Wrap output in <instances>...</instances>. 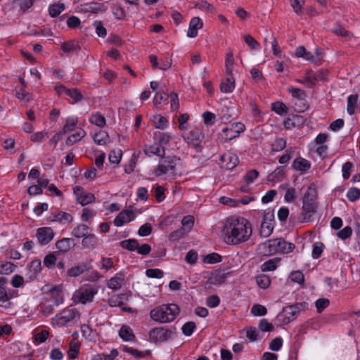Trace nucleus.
Returning a JSON list of instances; mask_svg holds the SVG:
<instances>
[{"instance_id":"69168bd1","label":"nucleus","mask_w":360,"mask_h":360,"mask_svg":"<svg viewBox=\"0 0 360 360\" xmlns=\"http://www.w3.org/2000/svg\"><path fill=\"white\" fill-rule=\"evenodd\" d=\"M323 249V244L322 243H316L313 245L312 257L314 259H318L322 254Z\"/></svg>"},{"instance_id":"f8f14e48","label":"nucleus","mask_w":360,"mask_h":360,"mask_svg":"<svg viewBox=\"0 0 360 360\" xmlns=\"http://www.w3.org/2000/svg\"><path fill=\"white\" fill-rule=\"evenodd\" d=\"M106 9L107 8L105 6L104 4L91 2L81 5L79 12L82 13H91L96 14L103 13Z\"/></svg>"},{"instance_id":"dca6fc26","label":"nucleus","mask_w":360,"mask_h":360,"mask_svg":"<svg viewBox=\"0 0 360 360\" xmlns=\"http://www.w3.org/2000/svg\"><path fill=\"white\" fill-rule=\"evenodd\" d=\"M202 21L200 18H193L189 23L187 36L191 38L195 37L198 35V30L202 27Z\"/></svg>"},{"instance_id":"393cba45","label":"nucleus","mask_w":360,"mask_h":360,"mask_svg":"<svg viewBox=\"0 0 360 360\" xmlns=\"http://www.w3.org/2000/svg\"><path fill=\"white\" fill-rule=\"evenodd\" d=\"M226 281V274L220 271L214 272L208 278L207 283L210 285H221Z\"/></svg>"},{"instance_id":"f03ea898","label":"nucleus","mask_w":360,"mask_h":360,"mask_svg":"<svg viewBox=\"0 0 360 360\" xmlns=\"http://www.w3.org/2000/svg\"><path fill=\"white\" fill-rule=\"evenodd\" d=\"M316 198V189L311 186L308 187L302 198V212L297 218L299 222L304 223L311 220V217L316 212L318 207Z\"/></svg>"},{"instance_id":"09e8293b","label":"nucleus","mask_w":360,"mask_h":360,"mask_svg":"<svg viewBox=\"0 0 360 360\" xmlns=\"http://www.w3.org/2000/svg\"><path fill=\"white\" fill-rule=\"evenodd\" d=\"M122 155V152L121 150H113L109 154V161L113 164H118L120 162Z\"/></svg>"},{"instance_id":"20e7f679","label":"nucleus","mask_w":360,"mask_h":360,"mask_svg":"<svg viewBox=\"0 0 360 360\" xmlns=\"http://www.w3.org/2000/svg\"><path fill=\"white\" fill-rule=\"evenodd\" d=\"M179 313V308L175 304H162L150 311V316L155 321L169 323L174 321Z\"/></svg>"},{"instance_id":"13d9d810","label":"nucleus","mask_w":360,"mask_h":360,"mask_svg":"<svg viewBox=\"0 0 360 360\" xmlns=\"http://www.w3.org/2000/svg\"><path fill=\"white\" fill-rule=\"evenodd\" d=\"M259 328L263 332H271L274 327L266 319H262L259 323Z\"/></svg>"},{"instance_id":"6e6d98bb","label":"nucleus","mask_w":360,"mask_h":360,"mask_svg":"<svg viewBox=\"0 0 360 360\" xmlns=\"http://www.w3.org/2000/svg\"><path fill=\"white\" fill-rule=\"evenodd\" d=\"M286 141L283 138L276 139L271 145L272 150L274 151H281L285 148Z\"/></svg>"},{"instance_id":"a18cd8bd","label":"nucleus","mask_w":360,"mask_h":360,"mask_svg":"<svg viewBox=\"0 0 360 360\" xmlns=\"http://www.w3.org/2000/svg\"><path fill=\"white\" fill-rule=\"evenodd\" d=\"M245 125L241 122H236L232 125L231 129L224 128L222 131L223 133L231 132L236 134H239L245 130Z\"/></svg>"},{"instance_id":"f257e3e1","label":"nucleus","mask_w":360,"mask_h":360,"mask_svg":"<svg viewBox=\"0 0 360 360\" xmlns=\"http://www.w3.org/2000/svg\"><path fill=\"white\" fill-rule=\"evenodd\" d=\"M222 233L226 243L238 245L250 238L252 233V225L243 217H231L224 226Z\"/></svg>"},{"instance_id":"bb28decb","label":"nucleus","mask_w":360,"mask_h":360,"mask_svg":"<svg viewBox=\"0 0 360 360\" xmlns=\"http://www.w3.org/2000/svg\"><path fill=\"white\" fill-rule=\"evenodd\" d=\"M73 221V217L65 212L60 211L53 215L51 221H57L60 223H70Z\"/></svg>"},{"instance_id":"2eb2a0df","label":"nucleus","mask_w":360,"mask_h":360,"mask_svg":"<svg viewBox=\"0 0 360 360\" xmlns=\"http://www.w3.org/2000/svg\"><path fill=\"white\" fill-rule=\"evenodd\" d=\"M77 313L78 312L75 309L63 310L60 315H56L58 323L62 326H65L66 323L73 320Z\"/></svg>"},{"instance_id":"39448f33","label":"nucleus","mask_w":360,"mask_h":360,"mask_svg":"<svg viewBox=\"0 0 360 360\" xmlns=\"http://www.w3.org/2000/svg\"><path fill=\"white\" fill-rule=\"evenodd\" d=\"M307 307L306 302L296 303L295 304L288 305L283 309V312L287 316H285L282 314L278 315V319L283 323L288 324L292 321L300 311L304 310Z\"/></svg>"},{"instance_id":"a878e982","label":"nucleus","mask_w":360,"mask_h":360,"mask_svg":"<svg viewBox=\"0 0 360 360\" xmlns=\"http://www.w3.org/2000/svg\"><path fill=\"white\" fill-rule=\"evenodd\" d=\"M119 335L124 341H132L135 339L132 329L126 325L121 327L119 331Z\"/></svg>"},{"instance_id":"f704fd0d","label":"nucleus","mask_w":360,"mask_h":360,"mask_svg":"<svg viewBox=\"0 0 360 360\" xmlns=\"http://www.w3.org/2000/svg\"><path fill=\"white\" fill-rule=\"evenodd\" d=\"M65 8L63 3L55 4L49 6V12L52 18H55L61 13L65 10Z\"/></svg>"},{"instance_id":"c85d7f7f","label":"nucleus","mask_w":360,"mask_h":360,"mask_svg":"<svg viewBox=\"0 0 360 360\" xmlns=\"http://www.w3.org/2000/svg\"><path fill=\"white\" fill-rule=\"evenodd\" d=\"M188 234L187 229H183L182 227L172 231L169 235V240L172 242H177L180 239L185 238Z\"/></svg>"},{"instance_id":"9b49d317","label":"nucleus","mask_w":360,"mask_h":360,"mask_svg":"<svg viewBox=\"0 0 360 360\" xmlns=\"http://www.w3.org/2000/svg\"><path fill=\"white\" fill-rule=\"evenodd\" d=\"M36 236L39 243L44 245L53 240L54 232L51 227H41L37 229Z\"/></svg>"},{"instance_id":"423d86ee","label":"nucleus","mask_w":360,"mask_h":360,"mask_svg":"<svg viewBox=\"0 0 360 360\" xmlns=\"http://www.w3.org/2000/svg\"><path fill=\"white\" fill-rule=\"evenodd\" d=\"M97 293V288L93 286H84L75 292L73 299L76 302L86 304V303L93 302L94 297Z\"/></svg>"},{"instance_id":"774afa93","label":"nucleus","mask_w":360,"mask_h":360,"mask_svg":"<svg viewBox=\"0 0 360 360\" xmlns=\"http://www.w3.org/2000/svg\"><path fill=\"white\" fill-rule=\"evenodd\" d=\"M244 40L252 49H257L259 46V44L250 34L245 35Z\"/></svg>"},{"instance_id":"e2e57ef3","label":"nucleus","mask_w":360,"mask_h":360,"mask_svg":"<svg viewBox=\"0 0 360 360\" xmlns=\"http://www.w3.org/2000/svg\"><path fill=\"white\" fill-rule=\"evenodd\" d=\"M146 274L149 278H161L163 276V272L159 269H149L146 271Z\"/></svg>"},{"instance_id":"8fccbe9b","label":"nucleus","mask_w":360,"mask_h":360,"mask_svg":"<svg viewBox=\"0 0 360 360\" xmlns=\"http://www.w3.org/2000/svg\"><path fill=\"white\" fill-rule=\"evenodd\" d=\"M65 94L74 99L76 102L82 99V94L77 89H65Z\"/></svg>"},{"instance_id":"79ce46f5","label":"nucleus","mask_w":360,"mask_h":360,"mask_svg":"<svg viewBox=\"0 0 360 360\" xmlns=\"http://www.w3.org/2000/svg\"><path fill=\"white\" fill-rule=\"evenodd\" d=\"M77 118L76 117H68L66 120L65 124L64 125L61 133L66 134L72 131L77 124Z\"/></svg>"},{"instance_id":"6e6552de","label":"nucleus","mask_w":360,"mask_h":360,"mask_svg":"<svg viewBox=\"0 0 360 360\" xmlns=\"http://www.w3.org/2000/svg\"><path fill=\"white\" fill-rule=\"evenodd\" d=\"M274 226V214L273 211L265 212L260 227V236L264 238L269 237L273 232Z\"/></svg>"},{"instance_id":"4468645a","label":"nucleus","mask_w":360,"mask_h":360,"mask_svg":"<svg viewBox=\"0 0 360 360\" xmlns=\"http://www.w3.org/2000/svg\"><path fill=\"white\" fill-rule=\"evenodd\" d=\"M135 218L134 212L131 210H124L114 219V224L116 226H121L125 223L130 222Z\"/></svg>"},{"instance_id":"052dcab7","label":"nucleus","mask_w":360,"mask_h":360,"mask_svg":"<svg viewBox=\"0 0 360 360\" xmlns=\"http://www.w3.org/2000/svg\"><path fill=\"white\" fill-rule=\"evenodd\" d=\"M221 261V256L217 253H211L207 255L205 259L204 262L207 264H215Z\"/></svg>"},{"instance_id":"0eeeda50","label":"nucleus","mask_w":360,"mask_h":360,"mask_svg":"<svg viewBox=\"0 0 360 360\" xmlns=\"http://www.w3.org/2000/svg\"><path fill=\"white\" fill-rule=\"evenodd\" d=\"M177 159L174 156L163 157L159 162L155 174L157 176L165 174H174Z\"/></svg>"},{"instance_id":"5fc2aeb1","label":"nucleus","mask_w":360,"mask_h":360,"mask_svg":"<svg viewBox=\"0 0 360 360\" xmlns=\"http://www.w3.org/2000/svg\"><path fill=\"white\" fill-rule=\"evenodd\" d=\"M257 283L262 288H266L271 283L270 278L266 275H260L257 277Z\"/></svg>"},{"instance_id":"7ed1b4c3","label":"nucleus","mask_w":360,"mask_h":360,"mask_svg":"<svg viewBox=\"0 0 360 360\" xmlns=\"http://www.w3.org/2000/svg\"><path fill=\"white\" fill-rule=\"evenodd\" d=\"M295 248L293 243L287 242L281 238L267 240L259 246L261 253L265 255H271L278 252L288 254L291 252Z\"/></svg>"},{"instance_id":"a211bd4d","label":"nucleus","mask_w":360,"mask_h":360,"mask_svg":"<svg viewBox=\"0 0 360 360\" xmlns=\"http://www.w3.org/2000/svg\"><path fill=\"white\" fill-rule=\"evenodd\" d=\"M144 153L148 156L155 155L162 158L165 154V148L155 143L151 146H146L144 149Z\"/></svg>"},{"instance_id":"c756f323","label":"nucleus","mask_w":360,"mask_h":360,"mask_svg":"<svg viewBox=\"0 0 360 360\" xmlns=\"http://www.w3.org/2000/svg\"><path fill=\"white\" fill-rule=\"evenodd\" d=\"M86 270V265L81 264L71 267L67 271V275L70 277H77L82 274Z\"/></svg>"},{"instance_id":"aec40b11","label":"nucleus","mask_w":360,"mask_h":360,"mask_svg":"<svg viewBox=\"0 0 360 360\" xmlns=\"http://www.w3.org/2000/svg\"><path fill=\"white\" fill-rule=\"evenodd\" d=\"M235 89V79L233 74L221 82L220 85V89L223 93L229 94L231 93Z\"/></svg>"},{"instance_id":"e433bc0d","label":"nucleus","mask_w":360,"mask_h":360,"mask_svg":"<svg viewBox=\"0 0 360 360\" xmlns=\"http://www.w3.org/2000/svg\"><path fill=\"white\" fill-rule=\"evenodd\" d=\"M120 246L129 251L136 250L139 246V242L136 239H128L120 242Z\"/></svg>"},{"instance_id":"680f3d73","label":"nucleus","mask_w":360,"mask_h":360,"mask_svg":"<svg viewBox=\"0 0 360 360\" xmlns=\"http://www.w3.org/2000/svg\"><path fill=\"white\" fill-rule=\"evenodd\" d=\"M57 259L53 253L48 254L44 259V264L48 268H52L55 266Z\"/></svg>"},{"instance_id":"f3484780","label":"nucleus","mask_w":360,"mask_h":360,"mask_svg":"<svg viewBox=\"0 0 360 360\" xmlns=\"http://www.w3.org/2000/svg\"><path fill=\"white\" fill-rule=\"evenodd\" d=\"M75 245L74 240L70 238H63L56 243V248L63 253L69 252Z\"/></svg>"},{"instance_id":"4c0bfd02","label":"nucleus","mask_w":360,"mask_h":360,"mask_svg":"<svg viewBox=\"0 0 360 360\" xmlns=\"http://www.w3.org/2000/svg\"><path fill=\"white\" fill-rule=\"evenodd\" d=\"M79 352V344L75 341H71L70 342V348L68 351V355L70 359H74L77 357Z\"/></svg>"},{"instance_id":"ea45409f","label":"nucleus","mask_w":360,"mask_h":360,"mask_svg":"<svg viewBox=\"0 0 360 360\" xmlns=\"http://www.w3.org/2000/svg\"><path fill=\"white\" fill-rule=\"evenodd\" d=\"M124 295L119 294L111 296L108 301L110 307H118L124 304Z\"/></svg>"},{"instance_id":"a19ab883","label":"nucleus","mask_w":360,"mask_h":360,"mask_svg":"<svg viewBox=\"0 0 360 360\" xmlns=\"http://www.w3.org/2000/svg\"><path fill=\"white\" fill-rule=\"evenodd\" d=\"M154 138L158 141V143L160 144V146L168 143L171 139L169 134L160 131L154 134Z\"/></svg>"},{"instance_id":"4be33fe9","label":"nucleus","mask_w":360,"mask_h":360,"mask_svg":"<svg viewBox=\"0 0 360 360\" xmlns=\"http://www.w3.org/2000/svg\"><path fill=\"white\" fill-rule=\"evenodd\" d=\"M90 231H91V230L87 225L80 224L72 229L71 235L77 238H83Z\"/></svg>"},{"instance_id":"0e129e2a","label":"nucleus","mask_w":360,"mask_h":360,"mask_svg":"<svg viewBox=\"0 0 360 360\" xmlns=\"http://www.w3.org/2000/svg\"><path fill=\"white\" fill-rule=\"evenodd\" d=\"M283 345V340L281 338H276L271 340L269 344V349L272 351L277 352L280 350Z\"/></svg>"},{"instance_id":"cd10ccee","label":"nucleus","mask_w":360,"mask_h":360,"mask_svg":"<svg viewBox=\"0 0 360 360\" xmlns=\"http://www.w3.org/2000/svg\"><path fill=\"white\" fill-rule=\"evenodd\" d=\"M12 297L11 293H8L4 288L0 286V307L8 308L11 306L10 300Z\"/></svg>"},{"instance_id":"864d4df0","label":"nucleus","mask_w":360,"mask_h":360,"mask_svg":"<svg viewBox=\"0 0 360 360\" xmlns=\"http://www.w3.org/2000/svg\"><path fill=\"white\" fill-rule=\"evenodd\" d=\"M94 26L96 29V32L100 37H105L107 34L106 29L104 27L103 22L99 20H96L94 22Z\"/></svg>"},{"instance_id":"473e14b6","label":"nucleus","mask_w":360,"mask_h":360,"mask_svg":"<svg viewBox=\"0 0 360 360\" xmlns=\"http://www.w3.org/2000/svg\"><path fill=\"white\" fill-rule=\"evenodd\" d=\"M279 261L278 258H273L265 262L261 266L262 271L264 272L274 271Z\"/></svg>"},{"instance_id":"58836bf2","label":"nucleus","mask_w":360,"mask_h":360,"mask_svg":"<svg viewBox=\"0 0 360 360\" xmlns=\"http://www.w3.org/2000/svg\"><path fill=\"white\" fill-rule=\"evenodd\" d=\"M15 270V265L6 261H0V274H9Z\"/></svg>"},{"instance_id":"b1692460","label":"nucleus","mask_w":360,"mask_h":360,"mask_svg":"<svg viewBox=\"0 0 360 360\" xmlns=\"http://www.w3.org/2000/svg\"><path fill=\"white\" fill-rule=\"evenodd\" d=\"M292 167L295 170L306 172L309 169L311 164L309 161L306 159L297 158L293 161Z\"/></svg>"},{"instance_id":"49530a36","label":"nucleus","mask_w":360,"mask_h":360,"mask_svg":"<svg viewBox=\"0 0 360 360\" xmlns=\"http://www.w3.org/2000/svg\"><path fill=\"white\" fill-rule=\"evenodd\" d=\"M271 108L272 110L280 115L285 114L288 112L287 106L282 102H275L272 103Z\"/></svg>"},{"instance_id":"6ab92c4d","label":"nucleus","mask_w":360,"mask_h":360,"mask_svg":"<svg viewBox=\"0 0 360 360\" xmlns=\"http://www.w3.org/2000/svg\"><path fill=\"white\" fill-rule=\"evenodd\" d=\"M98 244V238L90 231L82 239V245L84 248L94 249Z\"/></svg>"},{"instance_id":"ddd939ff","label":"nucleus","mask_w":360,"mask_h":360,"mask_svg":"<svg viewBox=\"0 0 360 360\" xmlns=\"http://www.w3.org/2000/svg\"><path fill=\"white\" fill-rule=\"evenodd\" d=\"M220 162L221 167L229 170L236 167L239 162V160L238 156L236 154L229 153L221 156Z\"/></svg>"},{"instance_id":"de8ad7c7","label":"nucleus","mask_w":360,"mask_h":360,"mask_svg":"<svg viewBox=\"0 0 360 360\" xmlns=\"http://www.w3.org/2000/svg\"><path fill=\"white\" fill-rule=\"evenodd\" d=\"M95 200V196L94 194L90 193H84L78 200V202L82 206L86 205Z\"/></svg>"},{"instance_id":"1a4fd4ad","label":"nucleus","mask_w":360,"mask_h":360,"mask_svg":"<svg viewBox=\"0 0 360 360\" xmlns=\"http://www.w3.org/2000/svg\"><path fill=\"white\" fill-rule=\"evenodd\" d=\"M173 333L172 330L164 328H155L149 333L150 339L154 342H162L172 338Z\"/></svg>"},{"instance_id":"5701e85b","label":"nucleus","mask_w":360,"mask_h":360,"mask_svg":"<svg viewBox=\"0 0 360 360\" xmlns=\"http://www.w3.org/2000/svg\"><path fill=\"white\" fill-rule=\"evenodd\" d=\"M86 134V131L82 128H79L75 131V133L68 137L65 143L68 146H72L73 144L79 141L82 138H84Z\"/></svg>"},{"instance_id":"72a5a7b5","label":"nucleus","mask_w":360,"mask_h":360,"mask_svg":"<svg viewBox=\"0 0 360 360\" xmlns=\"http://www.w3.org/2000/svg\"><path fill=\"white\" fill-rule=\"evenodd\" d=\"M357 101L358 96L354 94L350 95L347 98V111L351 115L355 112Z\"/></svg>"},{"instance_id":"338daca9","label":"nucleus","mask_w":360,"mask_h":360,"mask_svg":"<svg viewBox=\"0 0 360 360\" xmlns=\"http://www.w3.org/2000/svg\"><path fill=\"white\" fill-rule=\"evenodd\" d=\"M108 134L104 131H100L94 136V141L98 144L105 143V139L108 137Z\"/></svg>"},{"instance_id":"412c9836","label":"nucleus","mask_w":360,"mask_h":360,"mask_svg":"<svg viewBox=\"0 0 360 360\" xmlns=\"http://www.w3.org/2000/svg\"><path fill=\"white\" fill-rule=\"evenodd\" d=\"M124 281V274H117L114 277L111 278L107 283V285L109 288H111L114 290H117L120 289L122 286Z\"/></svg>"},{"instance_id":"c03bdc74","label":"nucleus","mask_w":360,"mask_h":360,"mask_svg":"<svg viewBox=\"0 0 360 360\" xmlns=\"http://www.w3.org/2000/svg\"><path fill=\"white\" fill-rule=\"evenodd\" d=\"M167 122V120L160 115H155L153 116V122L155 128L164 129L166 127Z\"/></svg>"},{"instance_id":"bf43d9fd","label":"nucleus","mask_w":360,"mask_h":360,"mask_svg":"<svg viewBox=\"0 0 360 360\" xmlns=\"http://www.w3.org/2000/svg\"><path fill=\"white\" fill-rule=\"evenodd\" d=\"M196 326L193 321L186 323L182 326V332L186 336H190L193 333Z\"/></svg>"},{"instance_id":"603ef678","label":"nucleus","mask_w":360,"mask_h":360,"mask_svg":"<svg viewBox=\"0 0 360 360\" xmlns=\"http://www.w3.org/2000/svg\"><path fill=\"white\" fill-rule=\"evenodd\" d=\"M347 196L351 202L357 200L360 198V189L355 187L349 188L347 191Z\"/></svg>"},{"instance_id":"c9c22d12","label":"nucleus","mask_w":360,"mask_h":360,"mask_svg":"<svg viewBox=\"0 0 360 360\" xmlns=\"http://www.w3.org/2000/svg\"><path fill=\"white\" fill-rule=\"evenodd\" d=\"M89 121L91 124H94L98 127H103L105 125V118L99 112H96L91 116Z\"/></svg>"},{"instance_id":"7c9ffc66","label":"nucleus","mask_w":360,"mask_h":360,"mask_svg":"<svg viewBox=\"0 0 360 360\" xmlns=\"http://www.w3.org/2000/svg\"><path fill=\"white\" fill-rule=\"evenodd\" d=\"M60 49L65 53L72 52L79 50L80 46L78 42L75 41H68L61 44Z\"/></svg>"},{"instance_id":"2f4dec72","label":"nucleus","mask_w":360,"mask_h":360,"mask_svg":"<svg viewBox=\"0 0 360 360\" xmlns=\"http://www.w3.org/2000/svg\"><path fill=\"white\" fill-rule=\"evenodd\" d=\"M226 75L231 76L233 73V68L234 65L233 54L232 51L227 53L226 56Z\"/></svg>"},{"instance_id":"9d476101","label":"nucleus","mask_w":360,"mask_h":360,"mask_svg":"<svg viewBox=\"0 0 360 360\" xmlns=\"http://www.w3.org/2000/svg\"><path fill=\"white\" fill-rule=\"evenodd\" d=\"M56 292L57 298L53 301V304H43L41 305L40 311L46 316L51 315L54 309V307L58 306L60 304L63 302V297L62 292L57 290L56 287L52 288V292Z\"/></svg>"},{"instance_id":"37998d69","label":"nucleus","mask_w":360,"mask_h":360,"mask_svg":"<svg viewBox=\"0 0 360 360\" xmlns=\"http://www.w3.org/2000/svg\"><path fill=\"white\" fill-rule=\"evenodd\" d=\"M251 313L255 316H264L267 314V309L264 305L255 304L251 308Z\"/></svg>"},{"instance_id":"4d7b16f0","label":"nucleus","mask_w":360,"mask_h":360,"mask_svg":"<svg viewBox=\"0 0 360 360\" xmlns=\"http://www.w3.org/2000/svg\"><path fill=\"white\" fill-rule=\"evenodd\" d=\"M258 176L259 172L257 169H252L244 176V181L247 184H250L258 177Z\"/></svg>"},{"instance_id":"3c124183","label":"nucleus","mask_w":360,"mask_h":360,"mask_svg":"<svg viewBox=\"0 0 360 360\" xmlns=\"http://www.w3.org/2000/svg\"><path fill=\"white\" fill-rule=\"evenodd\" d=\"M181 224L183 225L182 228L187 229L189 233L194 224V217L192 215H186L182 219Z\"/></svg>"}]
</instances>
